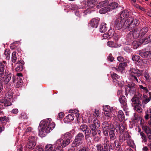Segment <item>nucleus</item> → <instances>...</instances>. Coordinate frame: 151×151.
Returning a JSON list of instances; mask_svg holds the SVG:
<instances>
[{
    "label": "nucleus",
    "mask_w": 151,
    "mask_h": 151,
    "mask_svg": "<svg viewBox=\"0 0 151 151\" xmlns=\"http://www.w3.org/2000/svg\"><path fill=\"white\" fill-rule=\"evenodd\" d=\"M139 24L138 19H134L133 17H128L124 23V26L125 27H128L129 30L133 29L135 26H138Z\"/></svg>",
    "instance_id": "423d86ee"
},
{
    "label": "nucleus",
    "mask_w": 151,
    "mask_h": 151,
    "mask_svg": "<svg viewBox=\"0 0 151 151\" xmlns=\"http://www.w3.org/2000/svg\"><path fill=\"white\" fill-rule=\"evenodd\" d=\"M78 151H89V149L86 147H83Z\"/></svg>",
    "instance_id": "e2e57ef3"
},
{
    "label": "nucleus",
    "mask_w": 151,
    "mask_h": 151,
    "mask_svg": "<svg viewBox=\"0 0 151 151\" xmlns=\"http://www.w3.org/2000/svg\"><path fill=\"white\" fill-rule=\"evenodd\" d=\"M109 11V9L108 7L107 6L106 7L100 9L99 11V12L101 14H104Z\"/></svg>",
    "instance_id": "c85d7f7f"
},
{
    "label": "nucleus",
    "mask_w": 151,
    "mask_h": 151,
    "mask_svg": "<svg viewBox=\"0 0 151 151\" xmlns=\"http://www.w3.org/2000/svg\"><path fill=\"white\" fill-rule=\"evenodd\" d=\"M127 65V64L125 63H120L119 64L117 68H114L113 69H114L117 71H120L122 73L125 71L124 68Z\"/></svg>",
    "instance_id": "dca6fc26"
},
{
    "label": "nucleus",
    "mask_w": 151,
    "mask_h": 151,
    "mask_svg": "<svg viewBox=\"0 0 151 151\" xmlns=\"http://www.w3.org/2000/svg\"><path fill=\"white\" fill-rule=\"evenodd\" d=\"M150 100V99L149 98H147L145 99L142 101V104H146L148 103Z\"/></svg>",
    "instance_id": "603ef678"
},
{
    "label": "nucleus",
    "mask_w": 151,
    "mask_h": 151,
    "mask_svg": "<svg viewBox=\"0 0 151 151\" xmlns=\"http://www.w3.org/2000/svg\"><path fill=\"white\" fill-rule=\"evenodd\" d=\"M144 76L146 80L148 82L150 81V76L146 72L144 74Z\"/></svg>",
    "instance_id": "de8ad7c7"
},
{
    "label": "nucleus",
    "mask_w": 151,
    "mask_h": 151,
    "mask_svg": "<svg viewBox=\"0 0 151 151\" xmlns=\"http://www.w3.org/2000/svg\"><path fill=\"white\" fill-rule=\"evenodd\" d=\"M139 88L144 94L147 93L148 92V89L146 87H145L141 85H139Z\"/></svg>",
    "instance_id": "72a5a7b5"
},
{
    "label": "nucleus",
    "mask_w": 151,
    "mask_h": 151,
    "mask_svg": "<svg viewBox=\"0 0 151 151\" xmlns=\"http://www.w3.org/2000/svg\"><path fill=\"white\" fill-rule=\"evenodd\" d=\"M37 138L34 137H30L29 138V142L26 145V147H24L25 151L27 150L25 148L29 149H32L36 144Z\"/></svg>",
    "instance_id": "9b49d317"
},
{
    "label": "nucleus",
    "mask_w": 151,
    "mask_h": 151,
    "mask_svg": "<svg viewBox=\"0 0 151 151\" xmlns=\"http://www.w3.org/2000/svg\"><path fill=\"white\" fill-rule=\"evenodd\" d=\"M11 99H0V102L3 103L4 105L6 106H9L12 104Z\"/></svg>",
    "instance_id": "412c9836"
},
{
    "label": "nucleus",
    "mask_w": 151,
    "mask_h": 151,
    "mask_svg": "<svg viewBox=\"0 0 151 151\" xmlns=\"http://www.w3.org/2000/svg\"><path fill=\"white\" fill-rule=\"evenodd\" d=\"M117 60L119 62H122L124 61V59L121 56H119L117 57Z\"/></svg>",
    "instance_id": "680f3d73"
},
{
    "label": "nucleus",
    "mask_w": 151,
    "mask_h": 151,
    "mask_svg": "<svg viewBox=\"0 0 151 151\" xmlns=\"http://www.w3.org/2000/svg\"><path fill=\"white\" fill-rule=\"evenodd\" d=\"M128 87L129 88V90L130 91H134L136 90V87L134 83H131L129 84L128 85Z\"/></svg>",
    "instance_id": "473e14b6"
},
{
    "label": "nucleus",
    "mask_w": 151,
    "mask_h": 151,
    "mask_svg": "<svg viewBox=\"0 0 151 151\" xmlns=\"http://www.w3.org/2000/svg\"><path fill=\"white\" fill-rule=\"evenodd\" d=\"M107 30L106 27V24L105 23H102L100 26V31L101 32H104Z\"/></svg>",
    "instance_id": "bb28decb"
},
{
    "label": "nucleus",
    "mask_w": 151,
    "mask_h": 151,
    "mask_svg": "<svg viewBox=\"0 0 151 151\" xmlns=\"http://www.w3.org/2000/svg\"><path fill=\"white\" fill-rule=\"evenodd\" d=\"M148 31L147 27H144L140 30H137L134 29L133 30L130 32V33L132 34L133 37L134 38H137L140 35L141 36L144 35Z\"/></svg>",
    "instance_id": "6e6552de"
},
{
    "label": "nucleus",
    "mask_w": 151,
    "mask_h": 151,
    "mask_svg": "<svg viewBox=\"0 0 151 151\" xmlns=\"http://www.w3.org/2000/svg\"><path fill=\"white\" fill-rule=\"evenodd\" d=\"M78 112V111L77 109H73L72 110H70V113H72V114H77Z\"/></svg>",
    "instance_id": "bf43d9fd"
},
{
    "label": "nucleus",
    "mask_w": 151,
    "mask_h": 151,
    "mask_svg": "<svg viewBox=\"0 0 151 151\" xmlns=\"http://www.w3.org/2000/svg\"><path fill=\"white\" fill-rule=\"evenodd\" d=\"M16 53L15 52H14L12 54V61L13 63H15L17 60Z\"/></svg>",
    "instance_id": "79ce46f5"
},
{
    "label": "nucleus",
    "mask_w": 151,
    "mask_h": 151,
    "mask_svg": "<svg viewBox=\"0 0 151 151\" xmlns=\"http://www.w3.org/2000/svg\"><path fill=\"white\" fill-rule=\"evenodd\" d=\"M140 135L142 139V142H146L147 141V137L145 134L142 132H140Z\"/></svg>",
    "instance_id": "ea45409f"
},
{
    "label": "nucleus",
    "mask_w": 151,
    "mask_h": 151,
    "mask_svg": "<svg viewBox=\"0 0 151 151\" xmlns=\"http://www.w3.org/2000/svg\"><path fill=\"white\" fill-rule=\"evenodd\" d=\"M129 13L127 10H124L122 12L120 15V17L119 18L122 19L123 21H124V19L125 18H127L129 16Z\"/></svg>",
    "instance_id": "5701e85b"
},
{
    "label": "nucleus",
    "mask_w": 151,
    "mask_h": 151,
    "mask_svg": "<svg viewBox=\"0 0 151 151\" xmlns=\"http://www.w3.org/2000/svg\"><path fill=\"white\" fill-rule=\"evenodd\" d=\"M101 136H97L95 137L94 139V140L96 142L99 141L100 139L101 138Z\"/></svg>",
    "instance_id": "052dcab7"
},
{
    "label": "nucleus",
    "mask_w": 151,
    "mask_h": 151,
    "mask_svg": "<svg viewBox=\"0 0 151 151\" xmlns=\"http://www.w3.org/2000/svg\"><path fill=\"white\" fill-rule=\"evenodd\" d=\"M22 65H20L18 66L16 68H15V70L16 71H19L22 70Z\"/></svg>",
    "instance_id": "864d4df0"
},
{
    "label": "nucleus",
    "mask_w": 151,
    "mask_h": 151,
    "mask_svg": "<svg viewBox=\"0 0 151 151\" xmlns=\"http://www.w3.org/2000/svg\"><path fill=\"white\" fill-rule=\"evenodd\" d=\"M97 2L96 0H85L83 2L84 6L82 5L80 7L75 5L73 7V9L76 10L75 14L78 17H80L82 12H83L84 15L89 14L91 12L89 10L93 8L96 4Z\"/></svg>",
    "instance_id": "f257e3e1"
},
{
    "label": "nucleus",
    "mask_w": 151,
    "mask_h": 151,
    "mask_svg": "<svg viewBox=\"0 0 151 151\" xmlns=\"http://www.w3.org/2000/svg\"><path fill=\"white\" fill-rule=\"evenodd\" d=\"M107 59L108 60L112 62L114 60V58L112 56L111 54H110L109 56L107 57Z\"/></svg>",
    "instance_id": "5fc2aeb1"
},
{
    "label": "nucleus",
    "mask_w": 151,
    "mask_h": 151,
    "mask_svg": "<svg viewBox=\"0 0 151 151\" xmlns=\"http://www.w3.org/2000/svg\"><path fill=\"white\" fill-rule=\"evenodd\" d=\"M10 50L8 49H6L4 52V54L6 55V59L8 60H9L10 59Z\"/></svg>",
    "instance_id": "c03bdc74"
},
{
    "label": "nucleus",
    "mask_w": 151,
    "mask_h": 151,
    "mask_svg": "<svg viewBox=\"0 0 151 151\" xmlns=\"http://www.w3.org/2000/svg\"><path fill=\"white\" fill-rule=\"evenodd\" d=\"M108 3V1H103L100 2L98 5H97V7L99 8V7H101L103 6H105Z\"/></svg>",
    "instance_id": "58836bf2"
},
{
    "label": "nucleus",
    "mask_w": 151,
    "mask_h": 151,
    "mask_svg": "<svg viewBox=\"0 0 151 151\" xmlns=\"http://www.w3.org/2000/svg\"><path fill=\"white\" fill-rule=\"evenodd\" d=\"M85 132V138L86 139H87L89 137L90 135L91 134V131L90 130L87 129Z\"/></svg>",
    "instance_id": "37998d69"
},
{
    "label": "nucleus",
    "mask_w": 151,
    "mask_h": 151,
    "mask_svg": "<svg viewBox=\"0 0 151 151\" xmlns=\"http://www.w3.org/2000/svg\"><path fill=\"white\" fill-rule=\"evenodd\" d=\"M92 131V136L94 137L96 135L97 133V132H96V130H93Z\"/></svg>",
    "instance_id": "338daca9"
},
{
    "label": "nucleus",
    "mask_w": 151,
    "mask_h": 151,
    "mask_svg": "<svg viewBox=\"0 0 151 151\" xmlns=\"http://www.w3.org/2000/svg\"><path fill=\"white\" fill-rule=\"evenodd\" d=\"M103 133L104 135L107 137L108 136V131L109 130V136L110 139L114 140L116 139V136L114 133V128L113 124H110L107 122L103 123L102 124Z\"/></svg>",
    "instance_id": "20e7f679"
},
{
    "label": "nucleus",
    "mask_w": 151,
    "mask_h": 151,
    "mask_svg": "<svg viewBox=\"0 0 151 151\" xmlns=\"http://www.w3.org/2000/svg\"><path fill=\"white\" fill-rule=\"evenodd\" d=\"M119 100L121 104L124 107V110H125L127 109V107L126 100L125 96H121Z\"/></svg>",
    "instance_id": "6ab92c4d"
},
{
    "label": "nucleus",
    "mask_w": 151,
    "mask_h": 151,
    "mask_svg": "<svg viewBox=\"0 0 151 151\" xmlns=\"http://www.w3.org/2000/svg\"><path fill=\"white\" fill-rule=\"evenodd\" d=\"M145 119L147 120L149 119V118L150 119L151 116V109L147 110V111L145 112Z\"/></svg>",
    "instance_id": "c9c22d12"
},
{
    "label": "nucleus",
    "mask_w": 151,
    "mask_h": 151,
    "mask_svg": "<svg viewBox=\"0 0 151 151\" xmlns=\"http://www.w3.org/2000/svg\"><path fill=\"white\" fill-rule=\"evenodd\" d=\"M140 57L137 55H133L132 58V60L133 61H138L140 58Z\"/></svg>",
    "instance_id": "09e8293b"
},
{
    "label": "nucleus",
    "mask_w": 151,
    "mask_h": 151,
    "mask_svg": "<svg viewBox=\"0 0 151 151\" xmlns=\"http://www.w3.org/2000/svg\"><path fill=\"white\" fill-rule=\"evenodd\" d=\"M124 117V114L122 111L119 110L118 112L117 117L119 120L120 121H122Z\"/></svg>",
    "instance_id": "393cba45"
},
{
    "label": "nucleus",
    "mask_w": 151,
    "mask_h": 151,
    "mask_svg": "<svg viewBox=\"0 0 151 151\" xmlns=\"http://www.w3.org/2000/svg\"><path fill=\"white\" fill-rule=\"evenodd\" d=\"M142 105L140 104H138L135 105L134 108V109L138 113H141L142 112V110L141 107Z\"/></svg>",
    "instance_id": "cd10ccee"
},
{
    "label": "nucleus",
    "mask_w": 151,
    "mask_h": 151,
    "mask_svg": "<svg viewBox=\"0 0 151 151\" xmlns=\"http://www.w3.org/2000/svg\"><path fill=\"white\" fill-rule=\"evenodd\" d=\"M128 145L130 147H133L134 146V142L133 140L130 139L128 140V141H127Z\"/></svg>",
    "instance_id": "4c0bfd02"
},
{
    "label": "nucleus",
    "mask_w": 151,
    "mask_h": 151,
    "mask_svg": "<svg viewBox=\"0 0 151 151\" xmlns=\"http://www.w3.org/2000/svg\"><path fill=\"white\" fill-rule=\"evenodd\" d=\"M131 101L133 104H139V99L137 97L134 96L132 99Z\"/></svg>",
    "instance_id": "a19ab883"
},
{
    "label": "nucleus",
    "mask_w": 151,
    "mask_h": 151,
    "mask_svg": "<svg viewBox=\"0 0 151 151\" xmlns=\"http://www.w3.org/2000/svg\"><path fill=\"white\" fill-rule=\"evenodd\" d=\"M34 151H44V150L40 146L38 145L36 147Z\"/></svg>",
    "instance_id": "3c124183"
},
{
    "label": "nucleus",
    "mask_w": 151,
    "mask_h": 151,
    "mask_svg": "<svg viewBox=\"0 0 151 151\" xmlns=\"http://www.w3.org/2000/svg\"><path fill=\"white\" fill-rule=\"evenodd\" d=\"M63 139H58L55 143L54 147L57 150H61L62 149L68 145L70 142L71 134L69 132L67 133L62 135Z\"/></svg>",
    "instance_id": "7ed1b4c3"
},
{
    "label": "nucleus",
    "mask_w": 151,
    "mask_h": 151,
    "mask_svg": "<svg viewBox=\"0 0 151 151\" xmlns=\"http://www.w3.org/2000/svg\"><path fill=\"white\" fill-rule=\"evenodd\" d=\"M104 147L101 144H98L96 146V151H108L107 144H104Z\"/></svg>",
    "instance_id": "4468645a"
},
{
    "label": "nucleus",
    "mask_w": 151,
    "mask_h": 151,
    "mask_svg": "<svg viewBox=\"0 0 151 151\" xmlns=\"http://www.w3.org/2000/svg\"><path fill=\"white\" fill-rule=\"evenodd\" d=\"M141 40H136L133 42L132 43V45L134 49H136L139 46L142 44L143 43V40L141 41Z\"/></svg>",
    "instance_id": "4be33fe9"
},
{
    "label": "nucleus",
    "mask_w": 151,
    "mask_h": 151,
    "mask_svg": "<svg viewBox=\"0 0 151 151\" xmlns=\"http://www.w3.org/2000/svg\"><path fill=\"white\" fill-rule=\"evenodd\" d=\"M32 130V128L31 127H27L25 131L26 134H27L29 132H30Z\"/></svg>",
    "instance_id": "0e129e2a"
},
{
    "label": "nucleus",
    "mask_w": 151,
    "mask_h": 151,
    "mask_svg": "<svg viewBox=\"0 0 151 151\" xmlns=\"http://www.w3.org/2000/svg\"><path fill=\"white\" fill-rule=\"evenodd\" d=\"M114 124L115 125L116 128H118L120 132H123L125 130L126 128L125 125L124 123H122L119 124L116 122H114Z\"/></svg>",
    "instance_id": "aec40b11"
},
{
    "label": "nucleus",
    "mask_w": 151,
    "mask_h": 151,
    "mask_svg": "<svg viewBox=\"0 0 151 151\" xmlns=\"http://www.w3.org/2000/svg\"><path fill=\"white\" fill-rule=\"evenodd\" d=\"M118 4L116 2H113L109 4L108 6V7L109 8L110 11L116 8L118 6Z\"/></svg>",
    "instance_id": "a878e982"
},
{
    "label": "nucleus",
    "mask_w": 151,
    "mask_h": 151,
    "mask_svg": "<svg viewBox=\"0 0 151 151\" xmlns=\"http://www.w3.org/2000/svg\"><path fill=\"white\" fill-rule=\"evenodd\" d=\"M12 97L13 94L11 91H9L6 93V98L8 99H11L12 100Z\"/></svg>",
    "instance_id": "e433bc0d"
},
{
    "label": "nucleus",
    "mask_w": 151,
    "mask_h": 151,
    "mask_svg": "<svg viewBox=\"0 0 151 151\" xmlns=\"http://www.w3.org/2000/svg\"><path fill=\"white\" fill-rule=\"evenodd\" d=\"M113 107L109 106L106 105L104 107L103 111L104 115L112 119H116V113Z\"/></svg>",
    "instance_id": "0eeeda50"
},
{
    "label": "nucleus",
    "mask_w": 151,
    "mask_h": 151,
    "mask_svg": "<svg viewBox=\"0 0 151 151\" xmlns=\"http://www.w3.org/2000/svg\"><path fill=\"white\" fill-rule=\"evenodd\" d=\"M18 82H17L16 85L17 87L19 88L20 86L22 83L23 82L22 79L20 77L17 78Z\"/></svg>",
    "instance_id": "a18cd8bd"
},
{
    "label": "nucleus",
    "mask_w": 151,
    "mask_h": 151,
    "mask_svg": "<svg viewBox=\"0 0 151 151\" xmlns=\"http://www.w3.org/2000/svg\"><path fill=\"white\" fill-rule=\"evenodd\" d=\"M84 138V135L82 133H79L76 136L75 140L72 144V147H75L81 144L82 143V140Z\"/></svg>",
    "instance_id": "9d476101"
},
{
    "label": "nucleus",
    "mask_w": 151,
    "mask_h": 151,
    "mask_svg": "<svg viewBox=\"0 0 151 151\" xmlns=\"http://www.w3.org/2000/svg\"><path fill=\"white\" fill-rule=\"evenodd\" d=\"M107 45L108 46L111 47H119L114 42L111 41L108 42L107 43Z\"/></svg>",
    "instance_id": "7c9ffc66"
},
{
    "label": "nucleus",
    "mask_w": 151,
    "mask_h": 151,
    "mask_svg": "<svg viewBox=\"0 0 151 151\" xmlns=\"http://www.w3.org/2000/svg\"><path fill=\"white\" fill-rule=\"evenodd\" d=\"M5 66L3 63H0V81L4 82V84H7L9 81L12 76L11 74L9 72H5Z\"/></svg>",
    "instance_id": "39448f33"
},
{
    "label": "nucleus",
    "mask_w": 151,
    "mask_h": 151,
    "mask_svg": "<svg viewBox=\"0 0 151 151\" xmlns=\"http://www.w3.org/2000/svg\"><path fill=\"white\" fill-rule=\"evenodd\" d=\"M53 148V146L51 144H48L45 147V151H52Z\"/></svg>",
    "instance_id": "2f4dec72"
},
{
    "label": "nucleus",
    "mask_w": 151,
    "mask_h": 151,
    "mask_svg": "<svg viewBox=\"0 0 151 151\" xmlns=\"http://www.w3.org/2000/svg\"><path fill=\"white\" fill-rule=\"evenodd\" d=\"M8 119L6 116H3L2 117H0V120L1 121H7L8 120Z\"/></svg>",
    "instance_id": "13d9d810"
},
{
    "label": "nucleus",
    "mask_w": 151,
    "mask_h": 151,
    "mask_svg": "<svg viewBox=\"0 0 151 151\" xmlns=\"http://www.w3.org/2000/svg\"><path fill=\"white\" fill-rule=\"evenodd\" d=\"M124 21H123L122 19L119 18L115 20L113 25H114V27L115 28L116 30H119L121 29L123 25L124 28H128V27H125L124 26V23H123Z\"/></svg>",
    "instance_id": "f8f14e48"
},
{
    "label": "nucleus",
    "mask_w": 151,
    "mask_h": 151,
    "mask_svg": "<svg viewBox=\"0 0 151 151\" xmlns=\"http://www.w3.org/2000/svg\"><path fill=\"white\" fill-rule=\"evenodd\" d=\"M100 126L99 121L96 118H95L93 122V124H90L89 127L91 131L96 130V128Z\"/></svg>",
    "instance_id": "ddd939ff"
},
{
    "label": "nucleus",
    "mask_w": 151,
    "mask_h": 151,
    "mask_svg": "<svg viewBox=\"0 0 151 151\" xmlns=\"http://www.w3.org/2000/svg\"><path fill=\"white\" fill-rule=\"evenodd\" d=\"M93 116H89L88 118V122L90 123L92 122V120L93 119Z\"/></svg>",
    "instance_id": "774afa93"
},
{
    "label": "nucleus",
    "mask_w": 151,
    "mask_h": 151,
    "mask_svg": "<svg viewBox=\"0 0 151 151\" xmlns=\"http://www.w3.org/2000/svg\"><path fill=\"white\" fill-rule=\"evenodd\" d=\"M88 128L87 126L85 124L81 125L80 128V129L82 131L85 132L87 129Z\"/></svg>",
    "instance_id": "49530a36"
},
{
    "label": "nucleus",
    "mask_w": 151,
    "mask_h": 151,
    "mask_svg": "<svg viewBox=\"0 0 151 151\" xmlns=\"http://www.w3.org/2000/svg\"><path fill=\"white\" fill-rule=\"evenodd\" d=\"M140 40H141V41H142V40H143V43H144V44H147L148 43H149V42H150V41H149L148 39H147V38H146L145 39H141Z\"/></svg>",
    "instance_id": "6e6d98bb"
},
{
    "label": "nucleus",
    "mask_w": 151,
    "mask_h": 151,
    "mask_svg": "<svg viewBox=\"0 0 151 151\" xmlns=\"http://www.w3.org/2000/svg\"><path fill=\"white\" fill-rule=\"evenodd\" d=\"M122 142L124 141L125 140L128 141L129 139H131V137L130 135L127 133H125L123 136L122 137Z\"/></svg>",
    "instance_id": "c756f323"
},
{
    "label": "nucleus",
    "mask_w": 151,
    "mask_h": 151,
    "mask_svg": "<svg viewBox=\"0 0 151 151\" xmlns=\"http://www.w3.org/2000/svg\"><path fill=\"white\" fill-rule=\"evenodd\" d=\"M111 77L113 80H117L119 78V76L115 73L112 74L111 75Z\"/></svg>",
    "instance_id": "8fccbe9b"
},
{
    "label": "nucleus",
    "mask_w": 151,
    "mask_h": 151,
    "mask_svg": "<svg viewBox=\"0 0 151 151\" xmlns=\"http://www.w3.org/2000/svg\"><path fill=\"white\" fill-rule=\"evenodd\" d=\"M100 20L99 18H95L92 19L91 21L89 24L92 27L96 28L98 25Z\"/></svg>",
    "instance_id": "f3484780"
},
{
    "label": "nucleus",
    "mask_w": 151,
    "mask_h": 151,
    "mask_svg": "<svg viewBox=\"0 0 151 151\" xmlns=\"http://www.w3.org/2000/svg\"><path fill=\"white\" fill-rule=\"evenodd\" d=\"M147 134V136L148 139H149L148 140V142L150 141V140L151 141V132H150L148 133Z\"/></svg>",
    "instance_id": "69168bd1"
},
{
    "label": "nucleus",
    "mask_w": 151,
    "mask_h": 151,
    "mask_svg": "<svg viewBox=\"0 0 151 151\" xmlns=\"http://www.w3.org/2000/svg\"><path fill=\"white\" fill-rule=\"evenodd\" d=\"M74 115L73 114H68L64 119V122L65 123H68L72 121L74 118Z\"/></svg>",
    "instance_id": "b1692460"
},
{
    "label": "nucleus",
    "mask_w": 151,
    "mask_h": 151,
    "mask_svg": "<svg viewBox=\"0 0 151 151\" xmlns=\"http://www.w3.org/2000/svg\"><path fill=\"white\" fill-rule=\"evenodd\" d=\"M129 73L133 81L135 82H138V79L136 76L138 77L139 76L142 74V72L137 69L132 68L130 69Z\"/></svg>",
    "instance_id": "1a4fd4ad"
},
{
    "label": "nucleus",
    "mask_w": 151,
    "mask_h": 151,
    "mask_svg": "<svg viewBox=\"0 0 151 151\" xmlns=\"http://www.w3.org/2000/svg\"><path fill=\"white\" fill-rule=\"evenodd\" d=\"M114 33V32L112 29L109 30L107 32L103 35V39H110L113 35Z\"/></svg>",
    "instance_id": "a211bd4d"
},
{
    "label": "nucleus",
    "mask_w": 151,
    "mask_h": 151,
    "mask_svg": "<svg viewBox=\"0 0 151 151\" xmlns=\"http://www.w3.org/2000/svg\"><path fill=\"white\" fill-rule=\"evenodd\" d=\"M64 116V113L62 112H60L58 114V117L59 119L63 118Z\"/></svg>",
    "instance_id": "4d7b16f0"
},
{
    "label": "nucleus",
    "mask_w": 151,
    "mask_h": 151,
    "mask_svg": "<svg viewBox=\"0 0 151 151\" xmlns=\"http://www.w3.org/2000/svg\"><path fill=\"white\" fill-rule=\"evenodd\" d=\"M139 55L142 58H151V51L145 52L143 50L140 51Z\"/></svg>",
    "instance_id": "2eb2a0df"
},
{
    "label": "nucleus",
    "mask_w": 151,
    "mask_h": 151,
    "mask_svg": "<svg viewBox=\"0 0 151 151\" xmlns=\"http://www.w3.org/2000/svg\"><path fill=\"white\" fill-rule=\"evenodd\" d=\"M51 121V119L48 118L40 122L38 129L41 137H44L46 133H50L55 128V124Z\"/></svg>",
    "instance_id": "f03ea898"
},
{
    "label": "nucleus",
    "mask_w": 151,
    "mask_h": 151,
    "mask_svg": "<svg viewBox=\"0 0 151 151\" xmlns=\"http://www.w3.org/2000/svg\"><path fill=\"white\" fill-rule=\"evenodd\" d=\"M142 128L143 130H144L146 134L151 132V130L149 127L145 125H142Z\"/></svg>",
    "instance_id": "f704fd0d"
}]
</instances>
